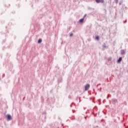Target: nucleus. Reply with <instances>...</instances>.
I'll return each mask as SVG.
<instances>
[{
	"label": "nucleus",
	"mask_w": 128,
	"mask_h": 128,
	"mask_svg": "<svg viewBox=\"0 0 128 128\" xmlns=\"http://www.w3.org/2000/svg\"><path fill=\"white\" fill-rule=\"evenodd\" d=\"M90 84H86L84 87L85 90H88L90 88Z\"/></svg>",
	"instance_id": "f257e3e1"
},
{
	"label": "nucleus",
	"mask_w": 128,
	"mask_h": 128,
	"mask_svg": "<svg viewBox=\"0 0 128 128\" xmlns=\"http://www.w3.org/2000/svg\"><path fill=\"white\" fill-rule=\"evenodd\" d=\"M96 2H97V4H100V2L101 4H104V0H96Z\"/></svg>",
	"instance_id": "f03ea898"
},
{
	"label": "nucleus",
	"mask_w": 128,
	"mask_h": 128,
	"mask_svg": "<svg viewBox=\"0 0 128 128\" xmlns=\"http://www.w3.org/2000/svg\"><path fill=\"white\" fill-rule=\"evenodd\" d=\"M7 118L8 120H12V116L10 114H8L7 116Z\"/></svg>",
	"instance_id": "7ed1b4c3"
},
{
	"label": "nucleus",
	"mask_w": 128,
	"mask_h": 128,
	"mask_svg": "<svg viewBox=\"0 0 128 128\" xmlns=\"http://www.w3.org/2000/svg\"><path fill=\"white\" fill-rule=\"evenodd\" d=\"M122 57H120L119 59L118 60V62H122Z\"/></svg>",
	"instance_id": "20e7f679"
},
{
	"label": "nucleus",
	"mask_w": 128,
	"mask_h": 128,
	"mask_svg": "<svg viewBox=\"0 0 128 128\" xmlns=\"http://www.w3.org/2000/svg\"><path fill=\"white\" fill-rule=\"evenodd\" d=\"M121 54H126V51H124V50H122Z\"/></svg>",
	"instance_id": "39448f33"
},
{
	"label": "nucleus",
	"mask_w": 128,
	"mask_h": 128,
	"mask_svg": "<svg viewBox=\"0 0 128 128\" xmlns=\"http://www.w3.org/2000/svg\"><path fill=\"white\" fill-rule=\"evenodd\" d=\"M84 20V18L80 20V22H83Z\"/></svg>",
	"instance_id": "423d86ee"
},
{
	"label": "nucleus",
	"mask_w": 128,
	"mask_h": 128,
	"mask_svg": "<svg viewBox=\"0 0 128 128\" xmlns=\"http://www.w3.org/2000/svg\"><path fill=\"white\" fill-rule=\"evenodd\" d=\"M42 42V39H39L38 40V44H40Z\"/></svg>",
	"instance_id": "0eeeda50"
},
{
	"label": "nucleus",
	"mask_w": 128,
	"mask_h": 128,
	"mask_svg": "<svg viewBox=\"0 0 128 128\" xmlns=\"http://www.w3.org/2000/svg\"><path fill=\"white\" fill-rule=\"evenodd\" d=\"M96 39L97 40H100V36H96Z\"/></svg>",
	"instance_id": "6e6552de"
},
{
	"label": "nucleus",
	"mask_w": 128,
	"mask_h": 128,
	"mask_svg": "<svg viewBox=\"0 0 128 128\" xmlns=\"http://www.w3.org/2000/svg\"><path fill=\"white\" fill-rule=\"evenodd\" d=\"M70 36H74V34L72 33H71Z\"/></svg>",
	"instance_id": "1a4fd4ad"
},
{
	"label": "nucleus",
	"mask_w": 128,
	"mask_h": 128,
	"mask_svg": "<svg viewBox=\"0 0 128 128\" xmlns=\"http://www.w3.org/2000/svg\"><path fill=\"white\" fill-rule=\"evenodd\" d=\"M114 100V102H118V100H116V99L114 100Z\"/></svg>",
	"instance_id": "9d476101"
},
{
	"label": "nucleus",
	"mask_w": 128,
	"mask_h": 128,
	"mask_svg": "<svg viewBox=\"0 0 128 128\" xmlns=\"http://www.w3.org/2000/svg\"><path fill=\"white\" fill-rule=\"evenodd\" d=\"M116 2V3L118 4V0H115Z\"/></svg>",
	"instance_id": "9b49d317"
},
{
	"label": "nucleus",
	"mask_w": 128,
	"mask_h": 128,
	"mask_svg": "<svg viewBox=\"0 0 128 128\" xmlns=\"http://www.w3.org/2000/svg\"><path fill=\"white\" fill-rule=\"evenodd\" d=\"M86 16H84V18H85Z\"/></svg>",
	"instance_id": "f8f14e48"
}]
</instances>
